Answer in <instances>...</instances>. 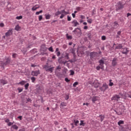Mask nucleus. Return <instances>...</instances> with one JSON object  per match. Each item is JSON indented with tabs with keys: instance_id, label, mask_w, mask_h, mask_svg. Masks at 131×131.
<instances>
[{
	"instance_id": "nucleus-1",
	"label": "nucleus",
	"mask_w": 131,
	"mask_h": 131,
	"mask_svg": "<svg viewBox=\"0 0 131 131\" xmlns=\"http://www.w3.org/2000/svg\"><path fill=\"white\" fill-rule=\"evenodd\" d=\"M123 7H124V5L121 4V2H118L116 6V11H119V10H122V9H123Z\"/></svg>"
},
{
	"instance_id": "nucleus-2",
	"label": "nucleus",
	"mask_w": 131,
	"mask_h": 131,
	"mask_svg": "<svg viewBox=\"0 0 131 131\" xmlns=\"http://www.w3.org/2000/svg\"><path fill=\"white\" fill-rule=\"evenodd\" d=\"M10 62H11V60H10V59L8 58V59H7L5 62H3V61H0V66L4 67V66H6V65H9V64Z\"/></svg>"
},
{
	"instance_id": "nucleus-3",
	"label": "nucleus",
	"mask_w": 131,
	"mask_h": 131,
	"mask_svg": "<svg viewBox=\"0 0 131 131\" xmlns=\"http://www.w3.org/2000/svg\"><path fill=\"white\" fill-rule=\"evenodd\" d=\"M108 85H107V84L106 83H104L102 84V86L100 88V90L102 92H105V91H106V90H108Z\"/></svg>"
},
{
	"instance_id": "nucleus-4",
	"label": "nucleus",
	"mask_w": 131,
	"mask_h": 131,
	"mask_svg": "<svg viewBox=\"0 0 131 131\" xmlns=\"http://www.w3.org/2000/svg\"><path fill=\"white\" fill-rule=\"evenodd\" d=\"M58 63H59V64H63V65L65 66L67 63V61L65 60V59L63 58V56H61L58 59Z\"/></svg>"
},
{
	"instance_id": "nucleus-5",
	"label": "nucleus",
	"mask_w": 131,
	"mask_h": 131,
	"mask_svg": "<svg viewBox=\"0 0 131 131\" xmlns=\"http://www.w3.org/2000/svg\"><path fill=\"white\" fill-rule=\"evenodd\" d=\"M36 91L37 94H40L42 91H43V86L40 85H37L36 86Z\"/></svg>"
},
{
	"instance_id": "nucleus-6",
	"label": "nucleus",
	"mask_w": 131,
	"mask_h": 131,
	"mask_svg": "<svg viewBox=\"0 0 131 131\" xmlns=\"http://www.w3.org/2000/svg\"><path fill=\"white\" fill-rule=\"evenodd\" d=\"M73 32H75V34H79L80 35H81V29L79 28H76L74 29V31H73Z\"/></svg>"
},
{
	"instance_id": "nucleus-7",
	"label": "nucleus",
	"mask_w": 131,
	"mask_h": 131,
	"mask_svg": "<svg viewBox=\"0 0 131 131\" xmlns=\"http://www.w3.org/2000/svg\"><path fill=\"white\" fill-rule=\"evenodd\" d=\"M38 74H40L39 70H38L37 71H33L31 72V75H32V76H37Z\"/></svg>"
},
{
	"instance_id": "nucleus-8",
	"label": "nucleus",
	"mask_w": 131,
	"mask_h": 131,
	"mask_svg": "<svg viewBox=\"0 0 131 131\" xmlns=\"http://www.w3.org/2000/svg\"><path fill=\"white\" fill-rule=\"evenodd\" d=\"M117 62H118V59L116 58H114L112 61V66H113L114 67L116 66V65H117Z\"/></svg>"
},
{
	"instance_id": "nucleus-9",
	"label": "nucleus",
	"mask_w": 131,
	"mask_h": 131,
	"mask_svg": "<svg viewBox=\"0 0 131 131\" xmlns=\"http://www.w3.org/2000/svg\"><path fill=\"white\" fill-rule=\"evenodd\" d=\"M119 99H120V96L119 95H116L112 98V100L117 101H119Z\"/></svg>"
},
{
	"instance_id": "nucleus-10",
	"label": "nucleus",
	"mask_w": 131,
	"mask_h": 131,
	"mask_svg": "<svg viewBox=\"0 0 131 131\" xmlns=\"http://www.w3.org/2000/svg\"><path fill=\"white\" fill-rule=\"evenodd\" d=\"M128 49L127 48H123V50L122 51V54L123 55H127L128 54Z\"/></svg>"
},
{
	"instance_id": "nucleus-11",
	"label": "nucleus",
	"mask_w": 131,
	"mask_h": 131,
	"mask_svg": "<svg viewBox=\"0 0 131 131\" xmlns=\"http://www.w3.org/2000/svg\"><path fill=\"white\" fill-rule=\"evenodd\" d=\"M99 66H101V69H103L104 68V60H103V59H100L99 61Z\"/></svg>"
},
{
	"instance_id": "nucleus-12",
	"label": "nucleus",
	"mask_w": 131,
	"mask_h": 131,
	"mask_svg": "<svg viewBox=\"0 0 131 131\" xmlns=\"http://www.w3.org/2000/svg\"><path fill=\"white\" fill-rule=\"evenodd\" d=\"M0 83L4 85V84H7L8 83V81L4 79H0Z\"/></svg>"
},
{
	"instance_id": "nucleus-13",
	"label": "nucleus",
	"mask_w": 131,
	"mask_h": 131,
	"mask_svg": "<svg viewBox=\"0 0 131 131\" xmlns=\"http://www.w3.org/2000/svg\"><path fill=\"white\" fill-rule=\"evenodd\" d=\"M72 24L74 25V27H76V26L79 25V23L75 19L72 21Z\"/></svg>"
},
{
	"instance_id": "nucleus-14",
	"label": "nucleus",
	"mask_w": 131,
	"mask_h": 131,
	"mask_svg": "<svg viewBox=\"0 0 131 131\" xmlns=\"http://www.w3.org/2000/svg\"><path fill=\"white\" fill-rule=\"evenodd\" d=\"M54 67H51L50 68H49V69H48L47 70H46V71H47V72H50V73H52V72H53V70H54Z\"/></svg>"
},
{
	"instance_id": "nucleus-15",
	"label": "nucleus",
	"mask_w": 131,
	"mask_h": 131,
	"mask_svg": "<svg viewBox=\"0 0 131 131\" xmlns=\"http://www.w3.org/2000/svg\"><path fill=\"white\" fill-rule=\"evenodd\" d=\"M98 53H97V52H91L90 53V57L91 58H94L95 57H96V56H97Z\"/></svg>"
},
{
	"instance_id": "nucleus-16",
	"label": "nucleus",
	"mask_w": 131,
	"mask_h": 131,
	"mask_svg": "<svg viewBox=\"0 0 131 131\" xmlns=\"http://www.w3.org/2000/svg\"><path fill=\"white\" fill-rule=\"evenodd\" d=\"M119 26V25L118 24V23H117V21H115L114 23L113 26V28H115L116 29V28H117Z\"/></svg>"
},
{
	"instance_id": "nucleus-17",
	"label": "nucleus",
	"mask_w": 131,
	"mask_h": 131,
	"mask_svg": "<svg viewBox=\"0 0 131 131\" xmlns=\"http://www.w3.org/2000/svg\"><path fill=\"white\" fill-rule=\"evenodd\" d=\"M41 49L43 51H47V50L48 49V48L47 47H46V44L45 43H43L41 46Z\"/></svg>"
},
{
	"instance_id": "nucleus-18",
	"label": "nucleus",
	"mask_w": 131,
	"mask_h": 131,
	"mask_svg": "<svg viewBox=\"0 0 131 131\" xmlns=\"http://www.w3.org/2000/svg\"><path fill=\"white\" fill-rule=\"evenodd\" d=\"M67 105V103L66 102H62L60 103V108H62L63 107H66Z\"/></svg>"
},
{
	"instance_id": "nucleus-19",
	"label": "nucleus",
	"mask_w": 131,
	"mask_h": 131,
	"mask_svg": "<svg viewBox=\"0 0 131 131\" xmlns=\"http://www.w3.org/2000/svg\"><path fill=\"white\" fill-rule=\"evenodd\" d=\"M51 67H52V66L49 65V64L48 63H47L44 66L45 70L49 69V68H51Z\"/></svg>"
},
{
	"instance_id": "nucleus-20",
	"label": "nucleus",
	"mask_w": 131,
	"mask_h": 131,
	"mask_svg": "<svg viewBox=\"0 0 131 131\" xmlns=\"http://www.w3.org/2000/svg\"><path fill=\"white\" fill-rule=\"evenodd\" d=\"M121 49H122V45L121 44L118 45L115 48L116 50H121Z\"/></svg>"
},
{
	"instance_id": "nucleus-21",
	"label": "nucleus",
	"mask_w": 131,
	"mask_h": 131,
	"mask_svg": "<svg viewBox=\"0 0 131 131\" xmlns=\"http://www.w3.org/2000/svg\"><path fill=\"white\" fill-rule=\"evenodd\" d=\"M12 34V31L9 30L7 32L5 33L6 36L8 37V36H10Z\"/></svg>"
},
{
	"instance_id": "nucleus-22",
	"label": "nucleus",
	"mask_w": 131,
	"mask_h": 131,
	"mask_svg": "<svg viewBox=\"0 0 131 131\" xmlns=\"http://www.w3.org/2000/svg\"><path fill=\"white\" fill-rule=\"evenodd\" d=\"M61 14H63L64 16H66V15H68V14H69V12H66L65 10H61Z\"/></svg>"
},
{
	"instance_id": "nucleus-23",
	"label": "nucleus",
	"mask_w": 131,
	"mask_h": 131,
	"mask_svg": "<svg viewBox=\"0 0 131 131\" xmlns=\"http://www.w3.org/2000/svg\"><path fill=\"white\" fill-rule=\"evenodd\" d=\"M118 124L119 126H120L121 124H124V121H123V120H119L118 122Z\"/></svg>"
},
{
	"instance_id": "nucleus-24",
	"label": "nucleus",
	"mask_w": 131,
	"mask_h": 131,
	"mask_svg": "<svg viewBox=\"0 0 131 131\" xmlns=\"http://www.w3.org/2000/svg\"><path fill=\"white\" fill-rule=\"evenodd\" d=\"M126 98H131V94H129L128 93H127L125 94V98L124 99H126Z\"/></svg>"
},
{
	"instance_id": "nucleus-25",
	"label": "nucleus",
	"mask_w": 131,
	"mask_h": 131,
	"mask_svg": "<svg viewBox=\"0 0 131 131\" xmlns=\"http://www.w3.org/2000/svg\"><path fill=\"white\" fill-rule=\"evenodd\" d=\"M70 52L72 53L74 55V56L75 55V50L74 49H71L70 50Z\"/></svg>"
},
{
	"instance_id": "nucleus-26",
	"label": "nucleus",
	"mask_w": 131,
	"mask_h": 131,
	"mask_svg": "<svg viewBox=\"0 0 131 131\" xmlns=\"http://www.w3.org/2000/svg\"><path fill=\"white\" fill-rule=\"evenodd\" d=\"M64 57L66 58V59H67V60H69V54L65 53L64 54Z\"/></svg>"
},
{
	"instance_id": "nucleus-27",
	"label": "nucleus",
	"mask_w": 131,
	"mask_h": 131,
	"mask_svg": "<svg viewBox=\"0 0 131 131\" xmlns=\"http://www.w3.org/2000/svg\"><path fill=\"white\" fill-rule=\"evenodd\" d=\"M45 17L47 20H49L51 18V15L50 14H45Z\"/></svg>"
},
{
	"instance_id": "nucleus-28",
	"label": "nucleus",
	"mask_w": 131,
	"mask_h": 131,
	"mask_svg": "<svg viewBox=\"0 0 131 131\" xmlns=\"http://www.w3.org/2000/svg\"><path fill=\"white\" fill-rule=\"evenodd\" d=\"M20 26H19V25H17L16 26L15 28V30H16V31H19V30H20Z\"/></svg>"
},
{
	"instance_id": "nucleus-29",
	"label": "nucleus",
	"mask_w": 131,
	"mask_h": 131,
	"mask_svg": "<svg viewBox=\"0 0 131 131\" xmlns=\"http://www.w3.org/2000/svg\"><path fill=\"white\" fill-rule=\"evenodd\" d=\"M109 81H110V83L108 84V85L110 86H113V85H114V83H113V82H112V79H110L109 80Z\"/></svg>"
},
{
	"instance_id": "nucleus-30",
	"label": "nucleus",
	"mask_w": 131,
	"mask_h": 131,
	"mask_svg": "<svg viewBox=\"0 0 131 131\" xmlns=\"http://www.w3.org/2000/svg\"><path fill=\"white\" fill-rule=\"evenodd\" d=\"M97 97H94L92 98V102L93 103H95V102H96V101H97Z\"/></svg>"
},
{
	"instance_id": "nucleus-31",
	"label": "nucleus",
	"mask_w": 131,
	"mask_h": 131,
	"mask_svg": "<svg viewBox=\"0 0 131 131\" xmlns=\"http://www.w3.org/2000/svg\"><path fill=\"white\" fill-rule=\"evenodd\" d=\"M80 125H82V126H84V125H85V123L83 122V120L80 121Z\"/></svg>"
},
{
	"instance_id": "nucleus-32",
	"label": "nucleus",
	"mask_w": 131,
	"mask_h": 131,
	"mask_svg": "<svg viewBox=\"0 0 131 131\" xmlns=\"http://www.w3.org/2000/svg\"><path fill=\"white\" fill-rule=\"evenodd\" d=\"M62 14L61 11H58L55 13V16H59V15H61Z\"/></svg>"
},
{
	"instance_id": "nucleus-33",
	"label": "nucleus",
	"mask_w": 131,
	"mask_h": 131,
	"mask_svg": "<svg viewBox=\"0 0 131 131\" xmlns=\"http://www.w3.org/2000/svg\"><path fill=\"white\" fill-rule=\"evenodd\" d=\"M74 122L75 123V125L77 126L79 123V121L78 120H74Z\"/></svg>"
},
{
	"instance_id": "nucleus-34",
	"label": "nucleus",
	"mask_w": 131,
	"mask_h": 131,
	"mask_svg": "<svg viewBox=\"0 0 131 131\" xmlns=\"http://www.w3.org/2000/svg\"><path fill=\"white\" fill-rule=\"evenodd\" d=\"M87 22L88 23H89V24H92V23H93V19H88V20H87Z\"/></svg>"
},
{
	"instance_id": "nucleus-35",
	"label": "nucleus",
	"mask_w": 131,
	"mask_h": 131,
	"mask_svg": "<svg viewBox=\"0 0 131 131\" xmlns=\"http://www.w3.org/2000/svg\"><path fill=\"white\" fill-rule=\"evenodd\" d=\"M29 86V83H28L25 85V90H28V87Z\"/></svg>"
},
{
	"instance_id": "nucleus-36",
	"label": "nucleus",
	"mask_w": 131,
	"mask_h": 131,
	"mask_svg": "<svg viewBox=\"0 0 131 131\" xmlns=\"http://www.w3.org/2000/svg\"><path fill=\"white\" fill-rule=\"evenodd\" d=\"M78 82H75L73 83V86H74V88H76V86L78 85Z\"/></svg>"
},
{
	"instance_id": "nucleus-37",
	"label": "nucleus",
	"mask_w": 131,
	"mask_h": 131,
	"mask_svg": "<svg viewBox=\"0 0 131 131\" xmlns=\"http://www.w3.org/2000/svg\"><path fill=\"white\" fill-rule=\"evenodd\" d=\"M12 128H14V129H18V127L16 125H13L12 126Z\"/></svg>"
},
{
	"instance_id": "nucleus-38",
	"label": "nucleus",
	"mask_w": 131,
	"mask_h": 131,
	"mask_svg": "<svg viewBox=\"0 0 131 131\" xmlns=\"http://www.w3.org/2000/svg\"><path fill=\"white\" fill-rule=\"evenodd\" d=\"M100 116V120L102 122V121H103V120H104V119L105 118V116L103 115V116L101 115Z\"/></svg>"
},
{
	"instance_id": "nucleus-39",
	"label": "nucleus",
	"mask_w": 131,
	"mask_h": 131,
	"mask_svg": "<svg viewBox=\"0 0 131 131\" xmlns=\"http://www.w3.org/2000/svg\"><path fill=\"white\" fill-rule=\"evenodd\" d=\"M22 18H23V17L21 15L16 17V19L17 20H20V19H22Z\"/></svg>"
},
{
	"instance_id": "nucleus-40",
	"label": "nucleus",
	"mask_w": 131,
	"mask_h": 131,
	"mask_svg": "<svg viewBox=\"0 0 131 131\" xmlns=\"http://www.w3.org/2000/svg\"><path fill=\"white\" fill-rule=\"evenodd\" d=\"M20 84H21V85H24L25 83H26V81H22L19 83Z\"/></svg>"
},
{
	"instance_id": "nucleus-41",
	"label": "nucleus",
	"mask_w": 131,
	"mask_h": 131,
	"mask_svg": "<svg viewBox=\"0 0 131 131\" xmlns=\"http://www.w3.org/2000/svg\"><path fill=\"white\" fill-rule=\"evenodd\" d=\"M36 79L35 78V77H32L31 78V80H32V82H34V81H35V80H36Z\"/></svg>"
},
{
	"instance_id": "nucleus-42",
	"label": "nucleus",
	"mask_w": 131,
	"mask_h": 131,
	"mask_svg": "<svg viewBox=\"0 0 131 131\" xmlns=\"http://www.w3.org/2000/svg\"><path fill=\"white\" fill-rule=\"evenodd\" d=\"M70 72H71L70 75H74V71L71 70H70Z\"/></svg>"
},
{
	"instance_id": "nucleus-43",
	"label": "nucleus",
	"mask_w": 131,
	"mask_h": 131,
	"mask_svg": "<svg viewBox=\"0 0 131 131\" xmlns=\"http://www.w3.org/2000/svg\"><path fill=\"white\" fill-rule=\"evenodd\" d=\"M121 34V31H118L117 32V37L119 38V35H120Z\"/></svg>"
},
{
	"instance_id": "nucleus-44",
	"label": "nucleus",
	"mask_w": 131,
	"mask_h": 131,
	"mask_svg": "<svg viewBox=\"0 0 131 131\" xmlns=\"http://www.w3.org/2000/svg\"><path fill=\"white\" fill-rule=\"evenodd\" d=\"M67 37L68 39H72V36L71 35L68 36V34H67Z\"/></svg>"
},
{
	"instance_id": "nucleus-45",
	"label": "nucleus",
	"mask_w": 131,
	"mask_h": 131,
	"mask_svg": "<svg viewBox=\"0 0 131 131\" xmlns=\"http://www.w3.org/2000/svg\"><path fill=\"white\" fill-rule=\"evenodd\" d=\"M48 50L50 52H52V53H53V52H54V50H53V47H52L48 48Z\"/></svg>"
},
{
	"instance_id": "nucleus-46",
	"label": "nucleus",
	"mask_w": 131,
	"mask_h": 131,
	"mask_svg": "<svg viewBox=\"0 0 131 131\" xmlns=\"http://www.w3.org/2000/svg\"><path fill=\"white\" fill-rule=\"evenodd\" d=\"M37 9H38V7H35V6H34L32 8V11H36Z\"/></svg>"
},
{
	"instance_id": "nucleus-47",
	"label": "nucleus",
	"mask_w": 131,
	"mask_h": 131,
	"mask_svg": "<svg viewBox=\"0 0 131 131\" xmlns=\"http://www.w3.org/2000/svg\"><path fill=\"white\" fill-rule=\"evenodd\" d=\"M38 20L39 21H41V20H42V15H39L38 16Z\"/></svg>"
},
{
	"instance_id": "nucleus-48",
	"label": "nucleus",
	"mask_w": 131,
	"mask_h": 131,
	"mask_svg": "<svg viewBox=\"0 0 131 131\" xmlns=\"http://www.w3.org/2000/svg\"><path fill=\"white\" fill-rule=\"evenodd\" d=\"M119 96H120L121 99H124L125 98V97H123V94H122V93H119Z\"/></svg>"
},
{
	"instance_id": "nucleus-49",
	"label": "nucleus",
	"mask_w": 131,
	"mask_h": 131,
	"mask_svg": "<svg viewBox=\"0 0 131 131\" xmlns=\"http://www.w3.org/2000/svg\"><path fill=\"white\" fill-rule=\"evenodd\" d=\"M65 17V14L61 13L60 16V19H63Z\"/></svg>"
},
{
	"instance_id": "nucleus-50",
	"label": "nucleus",
	"mask_w": 131,
	"mask_h": 131,
	"mask_svg": "<svg viewBox=\"0 0 131 131\" xmlns=\"http://www.w3.org/2000/svg\"><path fill=\"white\" fill-rule=\"evenodd\" d=\"M97 70H99L100 69H102V66H98V67H96Z\"/></svg>"
},
{
	"instance_id": "nucleus-51",
	"label": "nucleus",
	"mask_w": 131,
	"mask_h": 131,
	"mask_svg": "<svg viewBox=\"0 0 131 131\" xmlns=\"http://www.w3.org/2000/svg\"><path fill=\"white\" fill-rule=\"evenodd\" d=\"M101 39H102V40H106V36H102Z\"/></svg>"
},
{
	"instance_id": "nucleus-52",
	"label": "nucleus",
	"mask_w": 131,
	"mask_h": 131,
	"mask_svg": "<svg viewBox=\"0 0 131 131\" xmlns=\"http://www.w3.org/2000/svg\"><path fill=\"white\" fill-rule=\"evenodd\" d=\"M64 80L66 82H69L70 81V80H69L68 78H65Z\"/></svg>"
},
{
	"instance_id": "nucleus-53",
	"label": "nucleus",
	"mask_w": 131,
	"mask_h": 131,
	"mask_svg": "<svg viewBox=\"0 0 131 131\" xmlns=\"http://www.w3.org/2000/svg\"><path fill=\"white\" fill-rule=\"evenodd\" d=\"M12 57H13V58H16L17 57V54L13 53Z\"/></svg>"
},
{
	"instance_id": "nucleus-54",
	"label": "nucleus",
	"mask_w": 131,
	"mask_h": 131,
	"mask_svg": "<svg viewBox=\"0 0 131 131\" xmlns=\"http://www.w3.org/2000/svg\"><path fill=\"white\" fill-rule=\"evenodd\" d=\"M69 62H71V63H73V62H75V59H71V60H69Z\"/></svg>"
},
{
	"instance_id": "nucleus-55",
	"label": "nucleus",
	"mask_w": 131,
	"mask_h": 131,
	"mask_svg": "<svg viewBox=\"0 0 131 131\" xmlns=\"http://www.w3.org/2000/svg\"><path fill=\"white\" fill-rule=\"evenodd\" d=\"M14 123H12L11 122H9L8 124V126H11V125H12V124H13Z\"/></svg>"
},
{
	"instance_id": "nucleus-56",
	"label": "nucleus",
	"mask_w": 131,
	"mask_h": 131,
	"mask_svg": "<svg viewBox=\"0 0 131 131\" xmlns=\"http://www.w3.org/2000/svg\"><path fill=\"white\" fill-rule=\"evenodd\" d=\"M68 21H71V17L69 16V15L67 16Z\"/></svg>"
},
{
	"instance_id": "nucleus-57",
	"label": "nucleus",
	"mask_w": 131,
	"mask_h": 131,
	"mask_svg": "<svg viewBox=\"0 0 131 131\" xmlns=\"http://www.w3.org/2000/svg\"><path fill=\"white\" fill-rule=\"evenodd\" d=\"M57 56L59 57V56H60V55H61V53L60 52V51H58L56 53Z\"/></svg>"
},
{
	"instance_id": "nucleus-58",
	"label": "nucleus",
	"mask_w": 131,
	"mask_h": 131,
	"mask_svg": "<svg viewBox=\"0 0 131 131\" xmlns=\"http://www.w3.org/2000/svg\"><path fill=\"white\" fill-rule=\"evenodd\" d=\"M18 93H21L23 91V89L18 88Z\"/></svg>"
},
{
	"instance_id": "nucleus-59",
	"label": "nucleus",
	"mask_w": 131,
	"mask_h": 131,
	"mask_svg": "<svg viewBox=\"0 0 131 131\" xmlns=\"http://www.w3.org/2000/svg\"><path fill=\"white\" fill-rule=\"evenodd\" d=\"M88 37H89V38H92V35L91 34V33H89L88 34Z\"/></svg>"
},
{
	"instance_id": "nucleus-60",
	"label": "nucleus",
	"mask_w": 131,
	"mask_h": 131,
	"mask_svg": "<svg viewBox=\"0 0 131 131\" xmlns=\"http://www.w3.org/2000/svg\"><path fill=\"white\" fill-rule=\"evenodd\" d=\"M69 99V96L66 95L65 97V100H68Z\"/></svg>"
},
{
	"instance_id": "nucleus-61",
	"label": "nucleus",
	"mask_w": 131,
	"mask_h": 131,
	"mask_svg": "<svg viewBox=\"0 0 131 131\" xmlns=\"http://www.w3.org/2000/svg\"><path fill=\"white\" fill-rule=\"evenodd\" d=\"M18 119H20V120H22V116H19L17 117Z\"/></svg>"
},
{
	"instance_id": "nucleus-62",
	"label": "nucleus",
	"mask_w": 131,
	"mask_h": 131,
	"mask_svg": "<svg viewBox=\"0 0 131 131\" xmlns=\"http://www.w3.org/2000/svg\"><path fill=\"white\" fill-rule=\"evenodd\" d=\"M76 9L77 11H80V7H78L76 8Z\"/></svg>"
},
{
	"instance_id": "nucleus-63",
	"label": "nucleus",
	"mask_w": 131,
	"mask_h": 131,
	"mask_svg": "<svg viewBox=\"0 0 131 131\" xmlns=\"http://www.w3.org/2000/svg\"><path fill=\"white\" fill-rule=\"evenodd\" d=\"M60 69H61V68L60 67V66H58L57 67V68H56V71L57 70H60Z\"/></svg>"
},
{
	"instance_id": "nucleus-64",
	"label": "nucleus",
	"mask_w": 131,
	"mask_h": 131,
	"mask_svg": "<svg viewBox=\"0 0 131 131\" xmlns=\"http://www.w3.org/2000/svg\"><path fill=\"white\" fill-rule=\"evenodd\" d=\"M27 102H31V99L28 98V99H27Z\"/></svg>"
}]
</instances>
